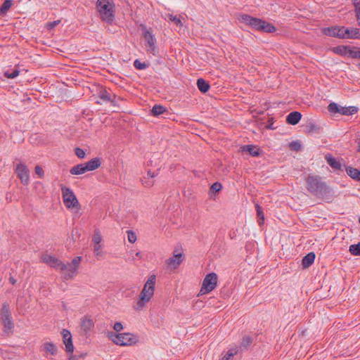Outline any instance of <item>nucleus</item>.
I'll return each instance as SVG.
<instances>
[{"instance_id":"9d476101","label":"nucleus","mask_w":360,"mask_h":360,"mask_svg":"<svg viewBox=\"0 0 360 360\" xmlns=\"http://www.w3.org/2000/svg\"><path fill=\"white\" fill-rule=\"evenodd\" d=\"M0 317L6 328L12 329L14 327V323L12 321L11 314L10 306L7 302L2 304L0 310Z\"/></svg>"},{"instance_id":"5fc2aeb1","label":"nucleus","mask_w":360,"mask_h":360,"mask_svg":"<svg viewBox=\"0 0 360 360\" xmlns=\"http://www.w3.org/2000/svg\"><path fill=\"white\" fill-rule=\"evenodd\" d=\"M148 177L149 178H154L158 175V173L155 172H151L150 170H148L147 172Z\"/></svg>"},{"instance_id":"7c9ffc66","label":"nucleus","mask_w":360,"mask_h":360,"mask_svg":"<svg viewBox=\"0 0 360 360\" xmlns=\"http://www.w3.org/2000/svg\"><path fill=\"white\" fill-rule=\"evenodd\" d=\"M347 39H360V29L359 28H349Z\"/></svg>"},{"instance_id":"423d86ee","label":"nucleus","mask_w":360,"mask_h":360,"mask_svg":"<svg viewBox=\"0 0 360 360\" xmlns=\"http://www.w3.org/2000/svg\"><path fill=\"white\" fill-rule=\"evenodd\" d=\"M82 261V257H75L71 262L65 264L62 262L60 271L64 272L63 278L68 280L75 276L77 274V269Z\"/></svg>"},{"instance_id":"49530a36","label":"nucleus","mask_w":360,"mask_h":360,"mask_svg":"<svg viewBox=\"0 0 360 360\" xmlns=\"http://www.w3.org/2000/svg\"><path fill=\"white\" fill-rule=\"evenodd\" d=\"M75 154L79 158H84L86 155L85 151L80 148H76Z\"/></svg>"},{"instance_id":"6ab92c4d","label":"nucleus","mask_w":360,"mask_h":360,"mask_svg":"<svg viewBox=\"0 0 360 360\" xmlns=\"http://www.w3.org/2000/svg\"><path fill=\"white\" fill-rule=\"evenodd\" d=\"M315 254L314 252H309L305 255L302 259V264L304 268H308L314 262Z\"/></svg>"},{"instance_id":"680f3d73","label":"nucleus","mask_w":360,"mask_h":360,"mask_svg":"<svg viewBox=\"0 0 360 360\" xmlns=\"http://www.w3.org/2000/svg\"><path fill=\"white\" fill-rule=\"evenodd\" d=\"M221 360H228L227 359H226L224 356L222 357V359Z\"/></svg>"},{"instance_id":"37998d69","label":"nucleus","mask_w":360,"mask_h":360,"mask_svg":"<svg viewBox=\"0 0 360 360\" xmlns=\"http://www.w3.org/2000/svg\"><path fill=\"white\" fill-rule=\"evenodd\" d=\"M238 352V350L235 348L230 349L227 353L224 356L228 360H230L231 357L236 355Z\"/></svg>"},{"instance_id":"a211bd4d","label":"nucleus","mask_w":360,"mask_h":360,"mask_svg":"<svg viewBox=\"0 0 360 360\" xmlns=\"http://www.w3.org/2000/svg\"><path fill=\"white\" fill-rule=\"evenodd\" d=\"M86 172H89V171H88V169H87L85 163L78 164V165L72 167L70 170V173L72 175L83 174Z\"/></svg>"},{"instance_id":"0eeeda50","label":"nucleus","mask_w":360,"mask_h":360,"mask_svg":"<svg viewBox=\"0 0 360 360\" xmlns=\"http://www.w3.org/2000/svg\"><path fill=\"white\" fill-rule=\"evenodd\" d=\"M218 277L215 273H210L205 276L200 292L202 295L207 294L212 291L217 285Z\"/></svg>"},{"instance_id":"052dcab7","label":"nucleus","mask_w":360,"mask_h":360,"mask_svg":"<svg viewBox=\"0 0 360 360\" xmlns=\"http://www.w3.org/2000/svg\"><path fill=\"white\" fill-rule=\"evenodd\" d=\"M11 282L12 283V284H15L16 281L12 278H11Z\"/></svg>"},{"instance_id":"13d9d810","label":"nucleus","mask_w":360,"mask_h":360,"mask_svg":"<svg viewBox=\"0 0 360 360\" xmlns=\"http://www.w3.org/2000/svg\"><path fill=\"white\" fill-rule=\"evenodd\" d=\"M68 359L69 360H77L78 358L77 356L72 355V356H70Z\"/></svg>"},{"instance_id":"2f4dec72","label":"nucleus","mask_w":360,"mask_h":360,"mask_svg":"<svg viewBox=\"0 0 360 360\" xmlns=\"http://www.w3.org/2000/svg\"><path fill=\"white\" fill-rule=\"evenodd\" d=\"M354 6V12L356 14V20L359 25H360V0H352Z\"/></svg>"},{"instance_id":"dca6fc26","label":"nucleus","mask_w":360,"mask_h":360,"mask_svg":"<svg viewBox=\"0 0 360 360\" xmlns=\"http://www.w3.org/2000/svg\"><path fill=\"white\" fill-rule=\"evenodd\" d=\"M302 118V114L298 111H293L290 112L287 117L286 122L292 125L297 124Z\"/></svg>"},{"instance_id":"1a4fd4ad","label":"nucleus","mask_w":360,"mask_h":360,"mask_svg":"<svg viewBox=\"0 0 360 360\" xmlns=\"http://www.w3.org/2000/svg\"><path fill=\"white\" fill-rule=\"evenodd\" d=\"M63 200L67 208H74L79 205V202L73 191L68 187L61 188Z\"/></svg>"},{"instance_id":"c9c22d12","label":"nucleus","mask_w":360,"mask_h":360,"mask_svg":"<svg viewBox=\"0 0 360 360\" xmlns=\"http://www.w3.org/2000/svg\"><path fill=\"white\" fill-rule=\"evenodd\" d=\"M339 30L338 38L339 39H347L348 37V32H349V28L345 27L343 26L340 27L339 26Z\"/></svg>"},{"instance_id":"aec40b11","label":"nucleus","mask_w":360,"mask_h":360,"mask_svg":"<svg viewBox=\"0 0 360 360\" xmlns=\"http://www.w3.org/2000/svg\"><path fill=\"white\" fill-rule=\"evenodd\" d=\"M243 152H248L252 157H257L260 154L259 149L252 145H245L241 147Z\"/></svg>"},{"instance_id":"473e14b6","label":"nucleus","mask_w":360,"mask_h":360,"mask_svg":"<svg viewBox=\"0 0 360 360\" xmlns=\"http://www.w3.org/2000/svg\"><path fill=\"white\" fill-rule=\"evenodd\" d=\"M349 251L354 256H360V242L351 245Z\"/></svg>"},{"instance_id":"a878e982","label":"nucleus","mask_w":360,"mask_h":360,"mask_svg":"<svg viewBox=\"0 0 360 360\" xmlns=\"http://www.w3.org/2000/svg\"><path fill=\"white\" fill-rule=\"evenodd\" d=\"M358 108L355 106L343 107L341 106L340 114L344 115H352L357 112Z\"/></svg>"},{"instance_id":"7ed1b4c3","label":"nucleus","mask_w":360,"mask_h":360,"mask_svg":"<svg viewBox=\"0 0 360 360\" xmlns=\"http://www.w3.org/2000/svg\"><path fill=\"white\" fill-rule=\"evenodd\" d=\"M239 20L241 22L258 31H262L266 33H272L276 31V27L272 24L262 19L252 17L248 14L240 15Z\"/></svg>"},{"instance_id":"39448f33","label":"nucleus","mask_w":360,"mask_h":360,"mask_svg":"<svg viewBox=\"0 0 360 360\" xmlns=\"http://www.w3.org/2000/svg\"><path fill=\"white\" fill-rule=\"evenodd\" d=\"M108 337L115 344L120 346H130L138 342V337L130 333H115L110 332Z\"/></svg>"},{"instance_id":"0e129e2a","label":"nucleus","mask_w":360,"mask_h":360,"mask_svg":"<svg viewBox=\"0 0 360 360\" xmlns=\"http://www.w3.org/2000/svg\"><path fill=\"white\" fill-rule=\"evenodd\" d=\"M358 66L360 68V63L358 64Z\"/></svg>"},{"instance_id":"f257e3e1","label":"nucleus","mask_w":360,"mask_h":360,"mask_svg":"<svg viewBox=\"0 0 360 360\" xmlns=\"http://www.w3.org/2000/svg\"><path fill=\"white\" fill-rule=\"evenodd\" d=\"M306 184L307 191L317 198L328 199L332 196V190L318 175H309L306 178Z\"/></svg>"},{"instance_id":"c85d7f7f","label":"nucleus","mask_w":360,"mask_h":360,"mask_svg":"<svg viewBox=\"0 0 360 360\" xmlns=\"http://www.w3.org/2000/svg\"><path fill=\"white\" fill-rule=\"evenodd\" d=\"M349 50V46H338L333 48V52L336 54L347 56V51Z\"/></svg>"},{"instance_id":"f3484780","label":"nucleus","mask_w":360,"mask_h":360,"mask_svg":"<svg viewBox=\"0 0 360 360\" xmlns=\"http://www.w3.org/2000/svg\"><path fill=\"white\" fill-rule=\"evenodd\" d=\"M327 163L334 169V170H341L342 165L340 162L336 158H333L331 155H326L325 157Z\"/></svg>"},{"instance_id":"de8ad7c7","label":"nucleus","mask_w":360,"mask_h":360,"mask_svg":"<svg viewBox=\"0 0 360 360\" xmlns=\"http://www.w3.org/2000/svg\"><path fill=\"white\" fill-rule=\"evenodd\" d=\"M222 188V186L220 183L219 182H215L214 183L212 186H211V190L212 191H216V192H218L219 191H221Z\"/></svg>"},{"instance_id":"3c124183","label":"nucleus","mask_w":360,"mask_h":360,"mask_svg":"<svg viewBox=\"0 0 360 360\" xmlns=\"http://www.w3.org/2000/svg\"><path fill=\"white\" fill-rule=\"evenodd\" d=\"M113 329L116 332H120L123 329V326L121 322H116L113 326Z\"/></svg>"},{"instance_id":"c03bdc74","label":"nucleus","mask_w":360,"mask_h":360,"mask_svg":"<svg viewBox=\"0 0 360 360\" xmlns=\"http://www.w3.org/2000/svg\"><path fill=\"white\" fill-rule=\"evenodd\" d=\"M252 342V339L249 336H246L243 338V340L241 342V347H243L246 348L248 347Z\"/></svg>"},{"instance_id":"a18cd8bd","label":"nucleus","mask_w":360,"mask_h":360,"mask_svg":"<svg viewBox=\"0 0 360 360\" xmlns=\"http://www.w3.org/2000/svg\"><path fill=\"white\" fill-rule=\"evenodd\" d=\"M93 240L95 244H99L101 241V236L98 231H96L94 234Z\"/></svg>"},{"instance_id":"20e7f679","label":"nucleus","mask_w":360,"mask_h":360,"mask_svg":"<svg viewBox=\"0 0 360 360\" xmlns=\"http://www.w3.org/2000/svg\"><path fill=\"white\" fill-rule=\"evenodd\" d=\"M96 8L101 18L111 22L115 18V4L112 0H97Z\"/></svg>"},{"instance_id":"2eb2a0df","label":"nucleus","mask_w":360,"mask_h":360,"mask_svg":"<svg viewBox=\"0 0 360 360\" xmlns=\"http://www.w3.org/2000/svg\"><path fill=\"white\" fill-rule=\"evenodd\" d=\"M81 329L85 333V335H88L89 333L94 328V323L92 319L84 317L81 319Z\"/></svg>"},{"instance_id":"f704fd0d","label":"nucleus","mask_w":360,"mask_h":360,"mask_svg":"<svg viewBox=\"0 0 360 360\" xmlns=\"http://www.w3.org/2000/svg\"><path fill=\"white\" fill-rule=\"evenodd\" d=\"M341 106L337 103L332 102L328 106V110L330 112L335 114L340 113Z\"/></svg>"},{"instance_id":"bb28decb","label":"nucleus","mask_w":360,"mask_h":360,"mask_svg":"<svg viewBox=\"0 0 360 360\" xmlns=\"http://www.w3.org/2000/svg\"><path fill=\"white\" fill-rule=\"evenodd\" d=\"M43 350H44L46 352L51 354V355L56 354L57 349L56 345L52 342H45L43 345Z\"/></svg>"},{"instance_id":"09e8293b","label":"nucleus","mask_w":360,"mask_h":360,"mask_svg":"<svg viewBox=\"0 0 360 360\" xmlns=\"http://www.w3.org/2000/svg\"><path fill=\"white\" fill-rule=\"evenodd\" d=\"M35 172L40 178H42L44 175L42 168L39 165L35 167Z\"/></svg>"},{"instance_id":"412c9836","label":"nucleus","mask_w":360,"mask_h":360,"mask_svg":"<svg viewBox=\"0 0 360 360\" xmlns=\"http://www.w3.org/2000/svg\"><path fill=\"white\" fill-rule=\"evenodd\" d=\"M346 172L349 176H350L352 179L360 181V170L352 167H346Z\"/></svg>"},{"instance_id":"5701e85b","label":"nucleus","mask_w":360,"mask_h":360,"mask_svg":"<svg viewBox=\"0 0 360 360\" xmlns=\"http://www.w3.org/2000/svg\"><path fill=\"white\" fill-rule=\"evenodd\" d=\"M338 32H340L339 26L326 27L323 30V33L325 35L337 38L338 35Z\"/></svg>"},{"instance_id":"e2e57ef3","label":"nucleus","mask_w":360,"mask_h":360,"mask_svg":"<svg viewBox=\"0 0 360 360\" xmlns=\"http://www.w3.org/2000/svg\"><path fill=\"white\" fill-rule=\"evenodd\" d=\"M85 356V354H81V357H84Z\"/></svg>"},{"instance_id":"79ce46f5","label":"nucleus","mask_w":360,"mask_h":360,"mask_svg":"<svg viewBox=\"0 0 360 360\" xmlns=\"http://www.w3.org/2000/svg\"><path fill=\"white\" fill-rule=\"evenodd\" d=\"M61 22V20H54V21H52V22H49L46 23V27L48 29V30H52L56 26H57L58 25H59L60 23Z\"/></svg>"},{"instance_id":"cd10ccee","label":"nucleus","mask_w":360,"mask_h":360,"mask_svg":"<svg viewBox=\"0 0 360 360\" xmlns=\"http://www.w3.org/2000/svg\"><path fill=\"white\" fill-rule=\"evenodd\" d=\"M347 57L360 59V48L349 46Z\"/></svg>"},{"instance_id":"393cba45","label":"nucleus","mask_w":360,"mask_h":360,"mask_svg":"<svg viewBox=\"0 0 360 360\" xmlns=\"http://www.w3.org/2000/svg\"><path fill=\"white\" fill-rule=\"evenodd\" d=\"M112 96L115 97V95H112L105 89L101 90L98 93L99 98L103 102H112Z\"/></svg>"},{"instance_id":"8fccbe9b","label":"nucleus","mask_w":360,"mask_h":360,"mask_svg":"<svg viewBox=\"0 0 360 360\" xmlns=\"http://www.w3.org/2000/svg\"><path fill=\"white\" fill-rule=\"evenodd\" d=\"M172 22H174V23L176 26H179V27H182L183 26V23L181 22L180 16H176V15L175 17H174V20H172Z\"/></svg>"},{"instance_id":"864d4df0","label":"nucleus","mask_w":360,"mask_h":360,"mask_svg":"<svg viewBox=\"0 0 360 360\" xmlns=\"http://www.w3.org/2000/svg\"><path fill=\"white\" fill-rule=\"evenodd\" d=\"M101 246L99 244H95L94 251L96 255H99Z\"/></svg>"},{"instance_id":"4468645a","label":"nucleus","mask_w":360,"mask_h":360,"mask_svg":"<svg viewBox=\"0 0 360 360\" xmlns=\"http://www.w3.org/2000/svg\"><path fill=\"white\" fill-rule=\"evenodd\" d=\"M41 260L53 268L59 270L60 269L62 262L52 255H43L41 257Z\"/></svg>"},{"instance_id":"f03ea898","label":"nucleus","mask_w":360,"mask_h":360,"mask_svg":"<svg viewBox=\"0 0 360 360\" xmlns=\"http://www.w3.org/2000/svg\"><path fill=\"white\" fill-rule=\"evenodd\" d=\"M155 284L156 276L152 274L148 277L140 293L139 299L136 302V309H142L151 300L154 295Z\"/></svg>"},{"instance_id":"9b49d317","label":"nucleus","mask_w":360,"mask_h":360,"mask_svg":"<svg viewBox=\"0 0 360 360\" xmlns=\"http://www.w3.org/2000/svg\"><path fill=\"white\" fill-rule=\"evenodd\" d=\"M15 172L22 184L27 185L30 181V171L27 166L22 163L18 164L16 167Z\"/></svg>"},{"instance_id":"a19ab883","label":"nucleus","mask_w":360,"mask_h":360,"mask_svg":"<svg viewBox=\"0 0 360 360\" xmlns=\"http://www.w3.org/2000/svg\"><path fill=\"white\" fill-rule=\"evenodd\" d=\"M134 66L137 70H145L148 67V65L145 63L141 62L139 60L136 59L134 62Z\"/></svg>"},{"instance_id":"72a5a7b5","label":"nucleus","mask_w":360,"mask_h":360,"mask_svg":"<svg viewBox=\"0 0 360 360\" xmlns=\"http://www.w3.org/2000/svg\"><path fill=\"white\" fill-rule=\"evenodd\" d=\"M165 111V108L160 105H155L152 108V113L155 116L162 115Z\"/></svg>"},{"instance_id":"bf43d9fd","label":"nucleus","mask_w":360,"mask_h":360,"mask_svg":"<svg viewBox=\"0 0 360 360\" xmlns=\"http://www.w3.org/2000/svg\"><path fill=\"white\" fill-rule=\"evenodd\" d=\"M136 256L138 257H141V253L140 252H137L136 253Z\"/></svg>"},{"instance_id":"4be33fe9","label":"nucleus","mask_w":360,"mask_h":360,"mask_svg":"<svg viewBox=\"0 0 360 360\" xmlns=\"http://www.w3.org/2000/svg\"><path fill=\"white\" fill-rule=\"evenodd\" d=\"M85 164L88 169V171L90 172L98 169L101 166V162L100 158H95L91 159L89 162H85Z\"/></svg>"},{"instance_id":"4d7b16f0","label":"nucleus","mask_w":360,"mask_h":360,"mask_svg":"<svg viewBox=\"0 0 360 360\" xmlns=\"http://www.w3.org/2000/svg\"><path fill=\"white\" fill-rule=\"evenodd\" d=\"M309 128H310V131H314V130H316V127L315 124H311L309 126Z\"/></svg>"},{"instance_id":"b1692460","label":"nucleus","mask_w":360,"mask_h":360,"mask_svg":"<svg viewBox=\"0 0 360 360\" xmlns=\"http://www.w3.org/2000/svg\"><path fill=\"white\" fill-rule=\"evenodd\" d=\"M197 86L202 93H206L210 88V84L202 78L197 80Z\"/></svg>"},{"instance_id":"603ef678","label":"nucleus","mask_w":360,"mask_h":360,"mask_svg":"<svg viewBox=\"0 0 360 360\" xmlns=\"http://www.w3.org/2000/svg\"><path fill=\"white\" fill-rule=\"evenodd\" d=\"M141 183L145 187H151L153 185V181L150 180H144L141 179Z\"/></svg>"},{"instance_id":"e433bc0d","label":"nucleus","mask_w":360,"mask_h":360,"mask_svg":"<svg viewBox=\"0 0 360 360\" xmlns=\"http://www.w3.org/2000/svg\"><path fill=\"white\" fill-rule=\"evenodd\" d=\"M256 210H257V216L259 218V221H258L259 225L262 226V224L264 223V213L262 210V208L260 207V206L259 205H256Z\"/></svg>"},{"instance_id":"58836bf2","label":"nucleus","mask_w":360,"mask_h":360,"mask_svg":"<svg viewBox=\"0 0 360 360\" xmlns=\"http://www.w3.org/2000/svg\"><path fill=\"white\" fill-rule=\"evenodd\" d=\"M289 147L291 150L295 151H299L302 148V145L300 141H293L290 143Z\"/></svg>"},{"instance_id":"ddd939ff","label":"nucleus","mask_w":360,"mask_h":360,"mask_svg":"<svg viewBox=\"0 0 360 360\" xmlns=\"http://www.w3.org/2000/svg\"><path fill=\"white\" fill-rule=\"evenodd\" d=\"M61 334L63 336V343L65 345L66 352L72 353L74 352V346L71 333L68 329H63Z\"/></svg>"},{"instance_id":"6e6552de","label":"nucleus","mask_w":360,"mask_h":360,"mask_svg":"<svg viewBox=\"0 0 360 360\" xmlns=\"http://www.w3.org/2000/svg\"><path fill=\"white\" fill-rule=\"evenodd\" d=\"M143 37L146 41L145 46L148 53L156 56L158 53V49L156 45L157 41L155 35L150 30L144 29Z\"/></svg>"},{"instance_id":"f8f14e48","label":"nucleus","mask_w":360,"mask_h":360,"mask_svg":"<svg viewBox=\"0 0 360 360\" xmlns=\"http://www.w3.org/2000/svg\"><path fill=\"white\" fill-rule=\"evenodd\" d=\"M183 261V255L181 252H177L174 250V255L166 260V264L169 269H176Z\"/></svg>"},{"instance_id":"c756f323","label":"nucleus","mask_w":360,"mask_h":360,"mask_svg":"<svg viewBox=\"0 0 360 360\" xmlns=\"http://www.w3.org/2000/svg\"><path fill=\"white\" fill-rule=\"evenodd\" d=\"M13 5V0H5L0 7V15H5Z\"/></svg>"},{"instance_id":"6e6d98bb","label":"nucleus","mask_w":360,"mask_h":360,"mask_svg":"<svg viewBox=\"0 0 360 360\" xmlns=\"http://www.w3.org/2000/svg\"><path fill=\"white\" fill-rule=\"evenodd\" d=\"M176 15H173L172 14H167V18L171 21H172L174 20V17H175Z\"/></svg>"},{"instance_id":"4c0bfd02","label":"nucleus","mask_w":360,"mask_h":360,"mask_svg":"<svg viewBox=\"0 0 360 360\" xmlns=\"http://www.w3.org/2000/svg\"><path fill=\"white\" fill-rule=\"evenodd\" d=\"M20 71L18 69L13 70L12 72L6 71L4 73L6 77L8 79H14L19 75Z\"/></svg>"},{"instance_id":"ea45409f","label":"nucleus","mask_w":360,"mask_h":360,"mask_svg":"<svg viewBox=\"0 0 360 360\" xmlns=\"http://www.w3.org/2000/svg\"><path fill=\"white\" fill-rule=\"evenodd\" d=\"M127 233L129 242L131 243H134L137 239L136 233L133 231L129 230L127 231Z\"/></svg>"}]
</instances>
